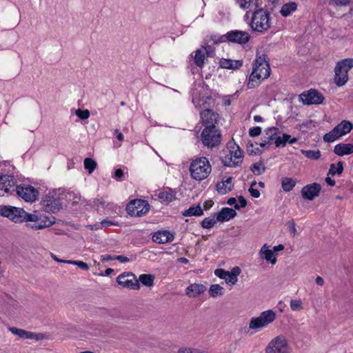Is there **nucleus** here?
Here are the masks:
<instances>
[{"instance_id": "dca6fc26", "label": "nucleus", "mask_w": 353, "mask_h": 353, "mask_svg": "<svg viewBox=\"0 0 353 353\" xmlns=\"http://www.w3.org/2000/svg\"><path fill=\"white\" fill-rule=\"evenodd\" d=\"M225 37L228 42L236 43L239 44H245L248 43L250 39L248 32L241 30H232L222 36Z\"/></svg>"}, {"instance_id": "8fccbe9b", "label": "nucleus", "mask_w": 353, "mask_h": 353, "mask_svg": "<svg viewBox=\"0 0 353 353\" xmlns=\"http://www.w3.org/2000/svg\"><path fill=\"white\" fill-rule=\"evenodd\" d=\"M330 5L336 6H345L349 5V0H325Z\"/></svg>"}, {"instance_id": "f257e3e1", "label": "nucleus", "mask_w": 353, "mask_h": 353, "mask_svg": "<svg viewBox=\"0 0 353 353\" xmlns=\"http://www.w3.org/2000/svg\"><path fill=\"white\" fill-rule=\"evenodd\" d=\"M270 67L266 55L258 57L253 64L252 72L250 75L248 87L254 88L261 79H267L270 74Z\"/></svg>"}, {"instance_id": "bb28decb", "label": "nucleus", "mask_w": 353, "mask_h": 353, "mask_svg": "<svg viewBox=\"0 0 353 353\" xmlns=\"http://www.w3.org/2000/svg\"><path fill=\"white\" fill-rule=\"evenodd\" d=\"M334 152L339 156H344L353 153V144L339 143L335 145Z\"/></svg>"}, {"instance_id": "49530a36", "label": "nucleus", "mask_w": 353, "mask_h": 353, "mask_svg": "<svg viewBox=\"0 0 353 353\" xmlns=\"http://www.w3.org/2000/svg\"><path fill=\"white\" fill-rule=\"evenodd\" d=\"M221 294V286L219 284H213L209 289V294L211 297H216Z\"/></svg>"}, {"instance_id": "338daca9", "label": "nucleus", "mask_w": 353, "mask_h": 353, "mask_svg": "<svg viewBox=\"0 0 353 353\" xmlns=\"http://www.w3.org/2000/svg\"><path fill=\"white\" fill-rule=\"evenodd\" d=\"M316 283L318 285H324V280L321 276H318L316 279Z\"/></svg>"}, {"instance_id": "864d4df0", "label": "nucleus", "mask_w": 353, "mask_h": 353, "mask_svg": "<svg viewBox=\"0 0 353 353\" xmlns=\"http://www.w3.org/2000/svg\"><path fill=\"white\" fill-rule=\"evenodd\" d=\"M94 205L96 206H102L103 208H111V205L108 203L106 204V202L105 201V200L103 199V198H100V199H96L94 200L93 201Z\"/></svg>"}, {"instance_id": "c03bdc74", "label": "nucleus", "mask_w": 353, "mask_h": 353, "mask_svg": "<svg viewBox=\"0 0 353 353\" xmlns=\"http://www.w3.org/2000/svg\"><path fill=\"white\" fill-rule=\"evenodd\" d=\"M266 135L268 136L267 139L269 140V141H272L274 139H276V137H275L276 135H277L279 133V130L277 128L275 127H271L265 130Z\"/></svg>"}, {"instance_id": "cd10ccee", "label": "nucleus", "mask_w": 353, "mask_h": 353, "mask_svg": "<svg viewBox=\"0 0 353 353\" xmlns=\"http://www.w3.org/2000/svg\"><path fill=\"white\" fill-rule=\"evenodd\" d=\"M221 221V211L217 212L215 214L205 218L201 222V226L203 228H211L214 226L216 221Z\"/></svg>"}, {"instance_id": "bf43d9fd", "label": "nucleus", "mask_w": 353, "mask_h": 353, "mask_svg": "<svg viewBox=\"0 0 353 353\" xmlns=\"http://www.w3.org/2000/svg\"><path fill=\"white\" fill-rule=\"evenodd\" d=\"M249 192L250 195L254 198H259L260 196V192L257 189H254V188L250 187Z\"/></svg>"}, {"instance_id": "a19ab883", "label": "nucleus", "mask_w": 353, "mask_h": 353, "mask_svg": "<svg viewBox=\"0 0 353 353\" xmlns=\"http://www.w3.org/2000/svg\"><path fill=\"white\" fill-rule=\"evenodd\" d=\"M250 170L254 174L260 175L265 171V167L261 161H259L252 164Z\"/></svg>"}, {"instance_id": "4d7b16f0", "label": "nucleus", "mask_w": 353, "mask_h": 353, "mask_svg": "<svg viewBox=\"0 0 353 353\" xmlns=\"http://www.w3.org/2000/svg\"><path fill=\"white\" fill-rule=\"evenodd\" d=\"M102 227L107 228L110 225H118V223L108 219H104L101 222Z\"/></svg>"}, {"instance_id": "f704fd0d", "label": "nucleus", "mask_w": 353, "mask_h": 353, "mask_svg": "<svg viewBox=\"0 0 353 353\" xmlns=\"http://www.w3.org/2000/svg\"><path fill=\"white\" fill-rule=\"evenodd\" d=\"M336 65L339 66L341 69L348 72L353 68V58L344 59L338 61Z\"/></svg>"}, {"instance_id": "b1692460", "label": "nucleus", "mask_w": 353, "mask_h": 353, "mask_svg": "<svg viewBox=\"0 0 353 353\" xmlns=\"http://www.w3.org/2000/svg\"><path fill=\"white\" fill-rule=\"evenodd\" d=\"M348 73L341 69L339 66L336 65L334 68V83L337 86L345 85L348 81Z\"/></svg>"}, {"instance_id": "c9c22d12", "label": "nucleus", "mask_w": 353, "mask_h": 353, "mask_svg": "<svg viewBox=\"0 0 353 353\" xmlns=\"http://www.w3.org/2000/svg\"><path fill=\"white\" fill-rule=\"evenodd\" d=\"M154 276L152 274H143L139 276V281H140L143 285L147 287H152L154 285Z\"/></svg>"}, {"instance_id": "c756f323", "label": "nucleus", "mask_w": 353, "mask_h": 353, "mask_svg": "<svg viewBox=\"0 0 353 353\" xmlns=\"http://www.w3.org/2000/svg\"><path fill=\"white\" fill-rule=\"evenodd\" d=\"M243 65V60L222 59V68L238 70Z\"/></svg>"}, {"instance_id": "4c0bfd02", "label": "nucleus", "mask_w": 353, "mask_h": 353, "mask_svg": "<svg viewBox=\"0 0 353 353\" xmlns=\"http://www.w3.org/2000/svg\"><path fill=\"white\" fill-rule=\"evenodd\" d=\"M232 179V176H229L226 179H222V194H226L232 190L234 187Z\"/></svg>"}, {"instance_id": "09e8293b", "label": "nucleus", "mask_w": 353, "mask_h": 353, "mask_svg": "<svg viewBox=\"0 0 353 353\" xmlns=\"http://www.w3.org/2000/svg\"><path fill=\"white\" fill-rule=\"evenodd\" d=\"M67 263L68 264H72V265H77L79 268L82 269V270H88L89 269V266L88 265L82 261H72V260H68L67 261Z\"/></svg>"}, {"instance_id": "58836bf2", "label": "nucleus", "mask_w": 353, "mask_h": 353, "mask_svg": "<svg viewBox=\"0 0 353 353\" xmlns=\"http://www.w3.org/2000/svg\"><path fill=\"white\" fill-rule=\"evenodd\" d=\"M236 2L243 9H249L252 6H259L258 0H236Z\"/></svg>"}, {"instance_id": "3c124183", "label": "nucleus", "mask_w": 353, "mask_h": 353, "mask_svg": "<svg viewBox=\"0 0 353 353\" xmlns=\"http://www.w3.org/2000/svg\"><path fill=\"white\" fill-rule=\"evenodd\" d=\"M90 111L88 110L78 109L76 110V115L81 119L85 120L89 118Z\"/></svg>"}, {"instance_id": "4be33fe9", "label": "nucleus", "mask_w": 353, "mask_h": 353, "mask_svg": "<svg viewBox=\"0 0 353 353\" xmlns=\"http://www.w3.org/2000/svg\"><path fill=\"white\" fill-rule=\"evenodd\" d=\"M10 331L14 335L19 336L22 339H35L39 341L41 339V334H36L32 332L26 331L22 329H19L14 327H10Z\"/></svg>"}, {"instance_id": "a211bd4d", "label": "nucleus", "mask_w": 353, "mask_h": 353, "mask_svg": "<svg viewBox=\"0 0 353 353\" xmlns=\"http://www.w3.org/2000/svg\"><path fill=\"white\" fill-rule=\"evenodd\" d=\"M321 190V186L317 183H313L310 185H307L304 186L301 190L302 197L305 199L312 201L315 197L319 196Z\"/></svg>"}, {"instance_id": "72a5a7b5", "label": "nucleus", "mask_w": 353, "mask_h": 353, "mask_svg": "<svg viewBox=\"0 0 353 353\" xmlns=\"http://www.w3.org/2000/svg\"><path fill=\"white\" fill-rule=\"evenodd\" d=\"M296 180L293 178L283 177L281 179V186L285 192L291 191L296 185Z\"/></svg>"}, {"instance_id": "1a4fd4ad", "label": "nucleus", "mask_w": 353, "mask_h": 353, "mask_svg": "<svg viewBox=\"0 0 353 353\" xmlns=\"http://www.w3.org/2000/svg\"><path fill=\"white\" fill-rule=\"evenodd\" d=\"M0 214L7 217L14 223L26 221L28 213L22 208L12 206H2L0 209Z\"/></svg>"}, {"instance_id": "ea45409f", "label": "nucleus", "mask_w": 353, "mask_h": 353, "mask_svg": "<svg viewBox=\"0 0 353 353\" xmlns=\"http://www.w3.org/2000/svg\"><path fill=\"white\" fill-rule=\"evenodd\" d=\"M342 161H339L337 163V166L335 165L334 163H332L330 166L328 174L332 176H334L335 174H341L343 170V165Z\"/></svg>"}, {"instance_id": "a18cd8bd", "label": "nucleus", "mask_w": 353, "mask_h": 353, "mask_svg": "<svg viewBox=\"0 0 353 353\" xmlns=\"http://www.w3.org/2000/svg\"><path fill=\"white\" fill-rule=\"evenodd\" d=\"M177 353H208L207 351L192 347H181Z\"/></svg>"}, {"instance_id": "e2e57ef3", "label": "nucleus", "mask_w": 353, "mask_h": 353, "mask_svg": "<svg viewBox=\"0 0 353 353\" xmlns=\"http://www.w3.org/2000/svg\"><path fill=\"white\" fill-rule=\"evenodd\" d=\"M111 260H115V256H112L110 254H105L101 256V261L103 262L109 261Z\"/></svg>"}, {"instance_id": "412c9836", "label": "nucleus", "mask_w": 353, "mask_h": 353, "mask_svg": "<svg viewBox=\"0 0 353 353\" xmlns=\"http://www.w3.org/2000/svg\"><path fill=\"white\" fill-rule=\"evenodd\" d=\"M174 236L168 230H161L155 232L152 236V241L157 243L164 244L174 240Z\"/></svg>"}, {"instance_id": "20e7f679", "label": "nucleus", "mask_w": 353, "mask_h": 353, "mask_svg": "<svg viewBox=\"0 0 353 353\" xmlns=\"http://www.w3.org/2000/svg\"><path fill=\"white\" fill-rule=\"evenodd\" d=\"M26 222L27 227L34 230H41L52 225L56 222L54 216L37 215L36 214H28Z\"/></svg>"}, {"instance_id": "a878e982", "label": "nucleus", "mask_w": 353, "mask_h": 353, "mask_svg": "<svg viewBox=\"0 0 353 353\" xmlns=\"http://www.w3.org/2000/svg\"><path fill=\"white\" fill-rule=\"evenodd\" d=\"M155 196L161 202V203H170L175 198L174 192L170 188H164L159 193L155 194Z\"/></svg>"}, {"instance_id": "7ed1b4c3", "label": "nucleus", "mask_w": 353, "mask_h": 353, "mask_svg": "<svg viewBox=\"0 0 353 353\" xmlns=\"http://www.w3.org/2000/svg\"><path fill=\"white\" fill-rule=\"evenodd\" d=\"M191 176L196 181H202L208 177L211 172V166L205 157H200L194 160L190 165Z\"/></svg>"}, {"instance_id": "9d476101", "label": "nucleus", "mask_w": 353, "mask_h": 353, "mask_svg": "<svg viewBox=\"0 0 353 353\" xmlns=\"http://www.w3.org/2000/svg\"><path fill=\"white\" fill-rule=\"evenodd\" d=\"M201 140L207 147H215L221 142V132L216 127H205L201 133Z\"/></svg>"}, {"instance_id": "c85d7f7f", "label": "nucleus", "mask_w": 353, "mask_h": 353, "mask_svg": "<svg viewBox=\"0 0 353 353\" xmlns=\"http://www.w3.org/2000/svg\"><path fill=\"white\" fill-rule=\"evenodd\" d=\"M260 254L263 256L264 259L267 261H270L272 264L276 263V258L274 256V251L269 249V246L267 244H264L260 252Z\"/></svg>"}, {"instance_id": "6e6d98bb", "label": "nucleus", "mask_w": 353, "mask_h": 353, "mask_svg": "<svg viewBox=\"0 0 353 353\" xmlns=\"http://www.w3.org/2000/svg\"><path fill=\"white\" fill-rule=\"evenodd\" d=\"M236 95V92L234 93L232 95H225V96H224L223 97V104L225 105H230L231 104L232 99H234L235 97L237 98V97Z\"/></svg>"}, {"instance_id": "0e129e2a", "label": "nucleus", "mask_w": 353, "mask_h": 353, "mask_svg": "<svg viewBox=\"0 0 353 353\" xmlns=\"http://www.w3.org/2000/svg\"><path fill=\"white\" fill-rule=\"evenodd\" d=\"M213 204H214L213 201H212V200H208V201H205V203H203V209H204L205 210H209L210 208H212V207Z\"/></svg>"}, {"instance_id": "de8ad7c7", "label": "nucleus", "mask_w": 353, "mask_h": 353, "mask_svg": "<svg viewBox=\"0 0 353 353\" xmlns=\"http://www.w3.org/2000/svg\"><path fill=\"white\" fill-rule=\"evenodd\" d=\"M302 301L299 299L291 300L290 307L293 311H299L303 309Z\"/></svg>"}, {"instance_id": "0eeeda50", "label": "nucleus", "mask_w": 353, "mask_h": 353, "mask_svg": "<svg viewBox=\"0 0 353 353\" xmlns=\"http://www.w3.org/2000/svg\"><path fill=\"white\" fill-rule=\"evenodd\" d=\"M353 128V125L348 121H343L334 127L330 132L323 137L325 142L331 143L339 137L349 133Z\"/></svg>"}, {"instance_id": "7c9ffc66", "label": "nucleus", "mask_w": 353, "mask_h": 353, "mask_svg": "<svg viewBox=\"0 0 353 353\" xmlns=\"http://www.w3.org/2000/svg\"><path fill=\"white\" fill-rule=\"evenodd\" d=\"M297 141L296 138H292L290 135L287 134H283L282 137H278L276 138L274 143L276 147L279 146H285L286 143L288 142L290 144H293Z\"/></svg>"}, {"instance_id": "2eb2a0df", "label": "nucleus", "mask_w": 353, "mask_h": 353, "mask_svg": "<svg viewBox=\"0 0 353 353\" xmlns=\"http://www.w3.org/2000/svg\"><path fill=\"white\" fill-rule=\"evenodd\" d=\"M300 101L303 104H321L323 103L324 97L323 96L316 90H310L307 92H303L299 95Z\"/></svg>"}, {"instance_id": "37998d69", "label": "nucleus", "mask_w": 353, "mask_h": 353, "mask_svg": "<svg viewBox=\"0 0 353 353\" xmlns=\"http://www.w3.org/2000/svg\"><path fill=\"white\" fill-rule=\"evenodd\" d=\"M84 168L88 170L90 174L92 173L97 168V163L90 158H85L84 159Z\"/></svg>"}, {"instance_id": "774afa93", "label": "nucleus", "mask_w": 353, "mask_h": 353, "mask_svg": "<svg viewBox=\"0 0 353 353\" xmlns=\"http://www.w3.org/2000/svg\"><path fill=\"white\" fill-rule=\"evenodd\" d=\"M325 181L330 186H334L335 185V181L328 176L325 179Z\"/></svg>"}, {"instance_id": "f3484780", "label": "nucleus", "mask_w": 353, "mask_h": 353, "mask_svg": "<svg viewBox=\"0 0 353 353\" xmlns=\"http://www.w3.org/2000/svg\"><path fill=\"white\" fill-rule=\"evenodd\" d=\"M241 273V269L235 266L231 269L230 271L222 269V279L229 286L234 285L238 281V276Z\"/></svg>"}, {"instance_id": "9b49d317", "label": "nucleus", "mask_w": 353, "mask_h": 353, "mask_svg": "<svg viewBox=\"0 0 353 353\" xmlns=\"http://www.w3.org/2000/svg\"><path fill=\"white\" fill-rule=\"evenodd\" d=\"M150 210V204L145 200L134 199L126 206L128 213L132 216H141L146 214Z\"/></svg>"}, {"instance_id": "13d9d810", "label": "nucleus", "mask_w": 353, "mask_h": 353, "mask_svg": "<svg viewBox=\"0 0 353 353\" xmlns=\"http://www.w3.org/2000/svg\"><path fill=\"white\" fill-rule=\"evenodd\" d=\"M289 230L291 234H292L294 236L296 234V229L295 227V223L293 220L289 221Z\"/></svg>"}, {"instance_id": "f8f14e48", "label": "nucleus", "mask_w": 353, "mask_h": 353, "mask_svg": "<svg viewBox=\"0 0 353 353\" xmlns=\"http://www.w3.org/2000/svg\"><path fill=\"white\" fill-rule=\"evenodd\" d=\"M265 353H290V346L283 336L274 338L265 348Z\"/></svg>"}, {"instance_id": "79ce46f5", "label": "nucleus", "mask_w": 353, "mask_h": 353, "mask_svg": "<svg viewBox=\"0 0 353 353\" xmlns=\"http://www.w3.org/2000/svg\"><path fill=\"white\" fill-rule=\"evenodd\" d=\"M301 153L304 154L307 158L313 160H317L321 157V152L317 150H301Z\"/></svg>"}, {"instance_id": "603ef678", "label": "nucleus", "mask_w": 353, "mask_h": 353, "mask_svg": "<svg viewBox=\"0 0 353 353\" xmlns=\"http://www.w3.org/2000/svg\"><path fill=\"white\" fill-rule=\"evenodd\" d=\"M262 129L259 126L251 128L249 129V135L252 137L259 136L261 134Z\"/></svg>"}, {"instance_id": "393cba45", "label": "nucleus", "mask_w": 353, "mask_h": 353, "mask_svg": "<svg viewBox=\"0 0 353 353\" xmlns=\"http://www.w3.org/2000/svg\"><path fill=\"white\" fill-rule=\"evenodd\" d=\"M207 288L201 283H192L186 288V294L190 297H196L204 293Z\"/></svg>"}, {"instance_id": "e433bc0d", "label": "nucleus", "mask_w": 353, "mask_h": 353, "mask_svg": "<svg viewBox=\"0 0 353 353\" xmlns=\"http://www.w3.org/2000/svg\"><path fill=\"white\" fill-rule=\"evenodd\" d=\"M236 215L235 209L230 208H222V222L227 221Z\"/></svg>"}, {"instance_id": "5fc2aeb1", "label": "nucleus", "mask_w": 353, "mask_h": 353, "mask_svg": "<svg viewBox=\"0 0 353 353\" xmlns=\"http://www.w3.org/2000/svg\"><path fill=\"white\" fill-rule=\"evenodd\" d=\"M239 203L234 205L235 210H240L241 208H245L247 205V201L243 196H239L238 198Z\"/></svg>"}, {"instance_id": "f03ea898", "label": "nucleus", "mask_w": 353, "mask_h": 353, "mask_svg": "<svg viewBox=\"0 0 353 353\" xmlns=\"http://www.w3.org/2000/svg\"><path fill=\"white\" fill-rule=\"evenodd\" d=\"M252 30L263 33L271 27L270 13L263 8L253 12L250 22Z\"/></svg>"}, {"instance_id": "6e6552de", "label": "nucleus", "mask_w": 353, "mask_h": 353, "mask_svg": "<svg viewBox=\"0 0 353 353\" xmlns=\"http://www.w3.org/2000/svg\"><path fill=\"white\" fill-rule=\"evenodd\" d=\"M276 313L273 310H268L264 311L261 313L259 316L251 319L249 327L252 330H256L266 327L268 325L272 323L276 319Z\"/></svg>"}, {"instance_id": "ddd939ff", "label": "nucleus", "mask_w": 353, "mask_h": 353, "mask_svg": "<svg viewBox=\"0 0 353 353\" xmlns=\"http://www.w3.org/2000/svg\"><path fill=\"white\" fill-rule=\"evenodd\" d=\"M16 192L19 196L26 201L33 202L38 196V191L31 185H17Z\"/></svg>"}, {"instance_id": "4468645a", "label": "nucleus", "mask_w": 353, "mask_h": 353, "mask_svg": "<svg viewBox=\"0 0 353 353\" xmlns=\"http://www.w3.org/2000/svg\"><path fill=\"white\" fill-rule=\"evenodd\" d=\"M118 284L122 288L129 289H139V283L132 273H122L117 279Z\"/></svg>"}, {"instance_id": "052dcab7", "label": "nucleus", "mask_w": 353, "mask_h": 353, "mask_svg": "<svg viewBox=\"0 0 353 353\" xmlns=\"http://www.w3.org/2000/svg\"><path fill=\"white\" fill-rule=\"evenodd\" d=\"M123 170L121 168L117 169L114 172V179L117 180H120L123 176Z\"/></svg>"}, {"instance_id": "aec40b11", "label": "nucleus", "mask_w": 353, "mask_h": 353, "mask_svg": "<svg viewBox=\"0 0 353 353\" xmlns=\"http://www.w3.org/2000/svg\"><path fill=\"white\" fill-rule=\"evenodd\" d=\"M16 180L11 175H0V196H3L6 194H8L10 188L15 186Z\"/></svg>"}, {"instance_id": "2f4dec72", "label": "nucleus", "mask_w": 353, "mask_h": 353, "mask_svg": "<svg viewBox=\"0 0 353 353\" xmlns=\"http://www.w3.org/2000/svg\"><path fill=\"white\" fill-rule=\"evenodd\" d=\"M297 9V4L294 1H291L284 4L280 10V13L283 17H288Z\"/></svg>"}, {"instance_id": "69168bd1", "label": "nucleus", "mask_w": 353, "mask_h": 353, "mask_svg": "<svg viewBox=\"0 0 353 353\" xmlns=\"http://www.w3.org/2000/svg\"><path fill=\"white\" fill-rule=\"evenodd\" d=\"M226 203L230 205H234V206L236 204H237L236 199L234 197H231V198L228 199Z\"/></svg>"}, {"instance_id": "473e14b6", "label": "nucleus", "mask_w": 353, "mask_h": 353, "mask_svg": "<svg viewBox=\"0 0 353 353\" xmlns=\"http://www.w3.org/2000/svg\"><path fill=\"white\" fill-rule=\"evenodd\" d=\"M203 213V209L199 205H192L188 210L183 211L182 212L183 216H201Z\"/></svg>"}, {"instance_id": "6ab92c4d", "label": "nucleus", "mask_w": 353, "mask_h": 353, "mask_svg": "<svg viewBox=\"0 0 353 353\" xmlns=\"http://www.w3.org/2000/svg\"><path fill=\"white\" fill-rule=\"evenodd\" d=\"M201 119L205 127H216V124L219 122V116L211 110L206 109L201 113Z\"/></svg>"}, {"instance_id": "423d86ee", "label": "nucleus", "mask_w": 353, "mask_h": 353, "mask_svg": "<svg viewBox=\"0 0 353 353\" xmlns=\"http://www.w3.org/2000/svg\"><path fill=\"white\" fill-rule=\"evenodd\" d=\"M230 157H225L222 163L225 166L235 167L239 165L243 161V151L235 143L230 141L227 145Z\"/></svg>"}, {"instance_id": "5701e85b", "label": "nucleus", "mask_w": 353, "mask_h": 353, "mask_svg": "<svg viewBox=\"0 0 353 353\" xmlns=\"http://www.w3.org/2000/svg\"><path fill=\"white\" fill-rule=\"evenodd\" d=\"M194 53V62L196 66L200 68L203 65L206 57H212V52L207 48L197 49Z\"/></svg>"}, {"instance_id": "680f3d73", "label": "nucleus", "mask_w": 353, "mask_h": 353, "mask_svg": "<svg viewBox=\"0 0 353 353\" xmlns=\"http://www.w3.org/2000/svg\"><path fill=\"white\" fill-rule=\"evenodd\" d=\"M115 260L119 261L121 263H127L130 261V259L123 255L115 256Z\"/></svg>"}, {"instance_id": "39448f33", "label": "nucleus", "mask_w": 353, "mask_h": 353, "mask_svg": "<svg viewBox=\"0 0 353 353\" xmlns=\"http://www.w3.org/2000/svg\"><path fill=\"white\" fill-rule=\"evenodd\" d=\"M42 209L46 212L57 213L63 206L61 199L54 192H49L46 194L41 201Z\"/></svg>"}]
</instances>
